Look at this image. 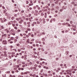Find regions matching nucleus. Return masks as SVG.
I'll use <instances>...</instances> for the list:
<instances>
[{
  "label": "nucleus",
  "mask_w": 77,
  "mask_h": 77,
  "mask_svg": "<svg viewBox=\"0 0 77 77\" xmlns=\"http://www.w3.org/2000/svg\"><path fill=\"white\" fill-rule=\"evenodd\" d=\"M10 32L11 35H13V36H15V32L14 29H11L10 30Z\"/></svg>",
  "instance_id": "f257e3e1"
},
{
  "label": "nucleus",
  "mask_w": 77,
  "mask_h": 77,
  "mask_svg": "<svg viewBox=\"0 0 77 77\" xmlns=\"http://www.w3.org/2000/svg\"><path fill=\"white\" fill-rule=\"evenodd\" d=\"M29 73H30V72L27 71L25 72H21L20 74L21 75H26L27 74H29Z\"/></svg>",
  "instance_id": "f03ea898"
},
{
  "label": "nucleus",
  "mask_w": 77,
  "mask_h": 77,
  "mask_svg": "<svg viewBox=\"0 0 77 77\" xmlns=\"http://www.w3.org/2000/svg\"><path fill=\"white\" fill-rule=\"evenodd\" d=\"M3 44H4V45H6L7 44V41L6 40H3L2 42Z\"/></svg>",
  "instance_id": "7ed1b4c3"
},
{
  "label": "nucleus",
  "mask_w": 77,
  "mask_h": 77,
  "mask_svg": "<svg viewBox=\"0 0 77 77\" xmlns=\"http://www.w3.org/2000/svg\"><path fill=\"white\" fill-rule=\"evenodd\" d=\"M4 31H5V32H6L7 33H9V30H8V29H5Z\"/></svg>",
  "instance_id": "20e7f679"
},
{
  "label": "nucleus",
  "mask_w": 77,
  "mask_h": 77,
  "mask_svg": "<svg viewBox=\"0 0 77 77\" xmlns=\"http://www.w3.org/2000/svg\"><path fill=\"white\" fill-rule=\"evenodd\" d=\"M30 75L31 76V77H35V76H36V75L34 74V75H32V74H30Z\"/></svg>",
  "instance_id": "39448f33"
},
{
  "label": "nucleus",
  "mask_w": 77,
  "mask_h": 77,
  "mask_svg": "<svg viewBox=\"0 0 77 77\" xmlns=\"http://www.w3.org/2000/svg\"><path fill=\"white\" fill-rule=\"evenodd\" d=\"M26 29H27V30H28V31H31V29H30V28H27Z\"/></svg>",
  "instance_id": "423d86ee"
},
{
  "label": "nucleus",
  "mask_w": 77,
  "mask_h": 77,
  "mask_svg": "<svg viewBox=\"0 0 77 77\" xmlns=\"http://www.w3.org/2000/svg\"><path fill=\"white\" fill-rule=\"evenodd\" d=\"M30 23V22L28 23V25L27 26V27H30V24H29Z\"/></svg>",
  "instance_id": "0eeeda50"
},
{
  "label": "nucleus",
  "mask_w": 77,
  "mask_h": 77,
  "mask_svg": "<svg viewBox=\"0 0 77 77\" xmlns=\"http://www.w3.org/2000/svg\"><path fill=\"white\" fill-rule=\"evenodd\" d=\"M14 29L15 30H17L18 28L17 27V26H15L14 27Z\"/></svg>",
  "instance_id": "6e6552de"
},
{
  "label": "nucleus",
  "mask_w": 77,
  "mask_h": 77,
  "mask_svg": "<svg viewBox=\"0 0 77 77\" xmlns=\"http://www.w3.org/2000/svg\"><path fill=\"white\" fill-rule=\"evenodd\" d=\"M45 18H47V13H45Z\"/></svg>",
  "instance_id": "1a4fd4ad"
},
{
  "label": "nucleus",
  "mask_w": 77,
  "mask_h": 77,
  "mask_svg": "<svg viewBox=\"0 0 77 77\" xmlns=\"http://www.w3.org/2000/svg\"><path fill=\"white\" fill-rule=\"evenodd\" d=\"M3 20H4V22H6V21H7V19H5V18H3Z\"/></svg>",
  "instance_id": "9d476101"
},
{
  "label": "nucleus",
  "mask_w": 77,
  "mask_h": 77,
  "mask_svg": "<svg viewBox=\"0 0 77 77\" xmlns=\"http://www.w3.org/2000/svg\"><path fill=\"white\" fill-rule=\"evenodd\" d=\"M9 73H10V71H8V72H5V73L6 74H9Z\"/></svg>",
  "instance_id": "9b49d317"
},
{
  "label": "nucleus",
  "mask_w": 77,
  "mask_h": 77,
  "mask_svg": "<svg viewBox=\"0 0 77 77\" xmlns=\"http://www.w3.org/2000/svg\"><path fill=\"white\" fill-rule=\"evenodd\" d=\"M21 32V30H20V29H18L17 30V32H18V33H19V32Z\"/></svg>",
  "instance_id": "f8f14e48"
},
{
  "label": "nucleus",
  "mask_w": 77,
  "mask_h": 77,
  "mask_svg": "<svg viewBox=\"0 0 77 77\" xmlns=\"http://www.w3.org/2000/svg\"><path fill=\"white\" fill-rule=\"evenodd\" d=\"M11 40H13V39H14V38L12 37L10 38Z\"/></svg>",
  "instance_id": "ddd939ff"
},
{
  "label": "nucleus",
  "mask_w": 77,
  "mask_h": 77,
  "mask_svg": "<svg viewBox=\"0 0 77 77\" xmlns=\"http://www.w3.org/2000/svg\"><path fill=\"white\" fill-rule=\"evenodd\" d=\"M3 36H5V37H6L7 35L6 34H4V35H2Z\"/></svg>",
  "instance_id": "4468645a"
},
{
  "label": "nucleus",
  "mask_w": 77,
  "mask_h": 77,
  "mask_svg": "<svg viewBox=\"0 0 77 77\" xmlns=\"http://www.w3.org/2000/svg\"><path fill=\"white\" fill-rule=\"evenodd\" d=\"M12 26H13V27H14L15 26V24L14 23H12Z\"/></svg>",
  "instance_id": "2eb2a0df"
},
{
  "label": "nucleus",
  "mask_w": 77,
  "mask_h": 77,
  "mask_svg": "<svg viewBox=\"0 0 77 77\" xmlns=\"http://www.w3.org/2000/svg\"><path fill=\"white\" fill-rule=\"evenodd\" d=\"M33 5V3H32V4H29V6H32Z\"/></svg>",
  "instance_id": "dca6fc26"
},
{
  "label": "nucleus",
  "mask_w": 77,
  "mask_h": 77,
  "mask_svg": "<svg viewBox=\"0 0 77 77\" xmlns=\"http://www.w3.org/2000/svg\"><path fill=\"white\" fill-rule=\"evenodd\" d=\"M48 75L49 76H50L51 77V76H52V74H48Z\"/></svg>",
  "instance_id": "f3484780"
},
{
  "label": "nucleus",
  "mask_w": 77,
  "mask_h": 77,
  "mask_svg": "<svg viewBox=\"0 0 77 77\" xmlns=\"http://www.w3.org/2000/svg\"><path fill=\"white\" fill-rule=\"evenodd\" d=\"M29 64H30V65H33V64H34L33 63H32L31 62H30L29 63Z\"/></svg>",
  "instance_id": "a211bd4d"
},
{
  "label": "nucleus",
  "mask_w": 77,
  "mask_h": 77,
  "mask_svg": "<svg viewBox=\"0 0 77 77\" xmlns=\"http://www.w3.org/2000/svg\"><path fill=\"white\" fill-rule=\"evenodd\" d=\"M37 23L38 24H40V22H39L38 21H37Z\"/></svg>",
  "instance_id": "6ab92c4d"
},
{
  "label": "nucleus",
  "mask_w": 77,
  "mask_h": 77,
  "mask_svg": "<svg viewBox=\"0 0 77 77\" xmlns=\"http://www.w3.org/2000/svg\"><path fill=\"white\" fill-rule=\"evenodd\" d=\"M41 50H42V51H44V49L43 48H41Z\"/></svg>",
  "instance_id": "aec40b11"
},
{
  "label": "nucleus",
  "mask_w": 77,
  "mask_h": 77,
  "mask_svg": "<svg viewBox=\"0 0 77 77\" xmlns=\"http://www.w3.org/2000/svg\"><path fill=\"white\" fill-rule=\"evenodd\" d=\"M13 22H14V23L15 24V23H17V21H16L15 20H14Z\"/></svg>",
  "instance_id": "412c9836"
},
{
  "label": "nucleus",
  "mask_w": 77,
  "mask_h": 77,
  "mask_svg": "<svg viewBox=\"0 0 77 77\" xmlns=\"http://www.w3.org/2000/svg\"><path fill=\"white\" fill-rule=\"evenodd\" d=\"M26 4H29V1H26Z\"/></svg>",
  "instance_id": "4be33fe9"
},
{
  "label": "nucleus",
  "mask_w": 77,
  "mask_h": 77,
  "mask_svg": "<svg viewBox=\"0 0 77 77\" xmlns=\"http://www.w3.org/2000/svg\"><path fill=\"white\" fill-rule=\"evenodd\" d=\"M1 28L2 29H4V27H3V26H1Z\"/></svg>",
  "instance_id": "5701e85b"
},
{
  "label": "nucleus",
  "mask_w": 77,
  "mask_h": 77,
  "mask_svg": "<svg viewBox=\"0 0 77 77\" xmlns=\"http://www.w3.org/2000/svg\"><path fill=\"white\" fill-rule=\"evenodd\" d=\"M17 47H20V44H17Z\"/></svg>",
  "instance_id": "b1692460"
},
{
  "label": "nucleus",
  "mask_w": 77,
  "mask_h": 77,
  "mask_svg": "<svg viewBox=\"0 0 77 77\" xmlns=\"http://www.w3.org/2000/svg\"><path fill=\"white\" fill-rule=\"evenodd\" d=\"M18 36H17L15 38L16 39H18Z\"/></svg>",
  "instance_id": "393cba45"
},
{
  "label": "nucleus",
  "mask_w": 77,
  "mask_h": 77,
  "mask_svg": "<svg viewBox=\"0 0 77 77\" xmlns=\"http://www.w3.org/2000/svg\"><path fill=\"white\" fill-rule=\"evenodd\" d=\"M31 37H34V35L33 34H32L31 35Z\"/></svg>",
  "instance_id": "a878e982"
},
{
  "label": "nucleus",
  "mask_w": 77,
  "mask_h": 77,
  "mask_svg": "<svg viewBox=\"0 0 77 77\" xmlns=\"http://www.w3.org/2000/svg\"><path fill=\"white\" fill-rule=\"evenodd\" d=\"M26 42L27 43H28V44H29V40H27V41H26Z\"/></svg>",
  "instance_id": "bb28decb"
},
{
  "label": "nucleus",
  "mask_w": 77,
  "mask_h": 77,
  "mask_svg": "<svg viewBox=\"0 0 77 77\" xmlns=\"http://www.w3.org/2000/svg\"><path fill=\"white\" fill-rule=\"evenodd\" d=\"M34 40H35V39H34L32 38V39L31 40V41H32V42H33V41H34Z\"/></svg>",
  "instance_id": "cd10ccee"
},
{
  "label": "nucleus",
  "mask_w": 77,
  "mask_h": 77,
  "mask_svg": "<svg viewBox=\"0 0 77 77\" xmlns=\"http://www.w3.org/2000/svg\"><path fill=\"white\" fill-rule=\"evenodd\" d=\"M45 77H47V74L46 73L45 74Z\"/></svg>",
  "instance_id": "c85d7f7f"
},
{
  "label": "nucleus",
  "mask_w": 77,
  "mask_h": 77,
  "mask_svg": "<svg viewBox=\"0 0 77 77\" xmlns=\"http://www.w3.org/2000/svg\"><path fill=\"white\" fill-rule=\"evenodd\" d=\"M16 26L17 27H18V23H16Z\"/></svg>",
  "instance_id": "c756f323"
},
{
  "label": "nucleus",
  "mask_w": 77,
  "mask_h": 77,
  "mask_svg": "<svg viewBox=\"0 0 77 77\" xmlns=\"http://www.w3.org/2000/svg\"><path fill=\"white\" fill-rule=\"evenodd\" d=\"M24 10H22L21 11V13H24Z\"/></svg>",
  "instance_id": "7c9ffc66"
},
{
  "label": "nucleus",
  "mask_w": 77,
  "mask_h": 77,
  "mask_svg": "<svg viewBox=\"0 0 77 77\" xmlns=\"http://www.w3.org/2000/svg\"><path fill=\"white\" fill-rule=\"evenodd\" d=\"M14 12H18V10H14Z\"/></svg>",
  "instance_id": "2f4dec72"
},
{
  "label": "nucleus",
  "mask_w": 77,
  "mask_h": 77,
  "mask_svg": "<svg viewBox=\"0 0 77 77\" xmlns=\"http://www.w3.org/2000/svg\"><path fill=\"white\" fill-rule=\"evenodd\" d=\"M11 19L12 20H14V17H11Z\"/></svg>",
  "instance_id": "473e14b6"
},
{
  "label": "nucleus",
  "mask_w": 77,
  "mask_h": 77,
  "mask_svg": "<svg viewBox=\"0 0 77 77\" xmlns=\"http://www.w3.org/2000/svg\"><path fill=\"white\" fill-rule=\"evenodd\" d=\"M10 48H13V46H12V45H11V46H10Z\"/></svg>",
  "instance_id": "72a5a7b5"
},
{
  "label": "nucleus",
  "mask_w": 77,
  "mask_h": 77,
  "mask_svg": "<svg viewBox=\"0 0 77 77\" xmlns=\"http://www.w3.org/2000/svg\"><path fill=\"white\" fill-rule=\"evenodd\" d=\"M16 60H16V59H14L13 60L14 62H16Z\"/></svg>",
  "instance_id": "f704fd0d"
},
{
  "label": "nucleus",
  "mask_w": 77,
  "mask_h": 77,
  "mask_svg": "<svg viewBox=\"0 0 77 77\" xmlns=\"http://www.w3.org/2000/svg\"><path fill=\"white\" fill-rule=\"evenodd\" d=\"M52 74H53V75H55V74H56V73H55V72H53L52 73Z\"/></svg>",
  "instance_id": "c9c22d12"
},
{
  "label": "nucleus",
  "mask_w": 77,
  "mask_h": 77,
  "mask_svg": "<svg viewBox=\"0 0 77 77\" xmlns=\"http://www.w3.org/2000/svg\"><path fill=\"white\" fill-rule=\"evenodd\" d=\"M20 60H18L17 61V63H18L19 62V61Z\"/></svg>",
  "instance_id": "e433bc0d"
},
{
  "label": "nucleus",
  "mask_w": 77,
  "mask_h": 77,
  "mask_svg": "<svg viewBox=\"0 0 77 77\" xmlns=\"http://www.w3.org/2000/svg\"><path fill=\"white\" fill-rule=\"evenodd\" d=\"M8 57L9 58V59H11V56L10 55L8 56Z\"/></svg>",
  "instance_id": "4c0bfd02"
},
{
  "label": "nucleus",
  "mask_w": 77,
  "mask_h": 77,
  "mask_svg": "<svg viewBox=\"0 0 77 77\" xmlns=\"http://www.w3.org/2000/svg\"><path fill=\"white\" fill-rule=\"evenodd\" d=\"M14 56L15 57H17V55H14Z\"/></svg>",
  "instance_id": "58836bf2"
},
{
  "label": "nucleus",
  "mask_w": 77,
  "mask_h": 77,
  "mask_svg": "<svg viewBox=\"0 0 77 77\" xmlns=\"http://www.w3.org/2000/svg\"><path fill=\"white\" fill-rule=\"evenodd\" d=\"M24 56H22V57H21V58L22 59H24Z\"/></svg>",
  "instance_id": "ea45409f"
},
{
  "label": "nucleus",
  "mask_w": 77,
  "mask_h": 77,
  "mask_svg": "<svg viewBox=\"0 0 77 77\" xmlns=\"http://www.w3.org/2000/svg\"><path fill=\"white\" fill-rule=\"evenodd\" d=\"M40 21V22H41L42 21V19H40L39 20Z\"/></svg>",
  "instance_id": "a19ab883"
},
{
  "label": "nucleus",
  "mask_w": 77,
  "mask_h": 77,
  "mask_svg": "<svg viewBox=\"0 0 77 77\" xmlns=\"http://www.w3.org/2000/svg\"><path fill=\"white\" fill-rule=\"evenodd\" d=\"M20 36H23V34H20Z\"/></svg>",
  "instance_id": "79ce46f5"
},
{
  "label": "nucleus",
  "mask_w": 77,
  "mask_h": 77,
  "mask_svg": "<svg viewBox=\"0 0 77 77\" xmlns=\"http://www.w3.org/2000/svg\"><path fill=\"white\" fill-rule=\"evenodd\" d=\"M20 51H21V50H20V49H18L17 50V51H19V52H20Z\"/></svg>",
  "instance_id": "37998d69"
},
{
  "label": "nucleus",
  "mask_w": 77,
  "mask_h": 77,
  "mask_svg": "<svg viewBox=\"0 0 77 77\" xmlns=\"http://www.w3.org/2000/svg\"><path fill=\"white\" fill-rule=\"evenodd\" d=\"M16 20H17V21H19V19H18V18H17L16 19Z\"/></svg>",
  "instance_id": "c03bdc74"
},
{
  "label": "nucleus",
  "mask_w": 77,
  "mask_h": 77,
  "mask_svg": "<svg viewBox=\"0 0 77 77\" xmlns=\"http://www.w3.org/2000/svg\"><path fill=\"white\" fill-rule=\"evenodd\" d=\"M66 64H64V66H65V68H67V66H66Z\"/></svg>",
  "instance_id": "a18cd8bd"
},
{
  "label": "nucleus",
  "mask_w": 77,
  "mask_h": 77,
  "mask_svg": "<svg viewBox=\"0 0 77 77\" xmlns=\"http://www.w3.org/2000/svg\"><path fill=\"white\" fill-rule=\"evenodd\" d=\"M1 23H4V21H3V20H2L1 21Z\"/></svg>",
  "instance_id": "49530a36"
},
{
  "label": "nucleus",
  "mask_w": 77,
  "mask_h": 77,
  "mask_svg": "<svg viewBox=\"0 0 77 77\" xmlns=\"http://www.w3.org/2000/svg\"><path fill=\"white\" fill-rule=\"evenodd\" d=\"M42 64H44V63H45V62L43 61L42 62Z\"/></svg>",
  "instance_id": "de8ad7c7"
},
{
  "label": "nucleus",
  "mask_w": 77,
  "mask_h": 77,
  "mask_svg": "<svg viewBox=\"0 0 77 77\" xmlns=\"http://www.w3.org/2000/svg\"><path fill=\"white\" fill-rule=\"evenodd\" d=\"M22 64H25V62H24V61H23L22 62Z\"/></svg>",
  "instance_id": "09e8293b"
},
{
  "label": "nucleus",
  "mask_w": 77,
  "mask_h": 77,
  "mask_svg": "<svg viewBox=\"0 0 77 77\" xmlns=\"http://www.w3.org/2000/svg\"><path fill=\"white\" fill-rule=\"evenodd\" d=\"M15 72H19V71H18V70H16L15 71Z\"/></svg>",
  "instance_id": "8fccbe9b"
},
{
  "label": "nucleus",
  "mask_w": 77,
  "mask_h": 77,
  "mask_svg": "<svg viewBox=\"0 0 77 77\" xmlns=\"http://www.w3.org/2000/svg\"><path fill=\"white\" fill-rule=\"evenodd\" d=\"M14 41L15 42H17V39H14Z\"/></svg>",
  "instance_id": "3c124183"
},
{
  "label": "nucleus",
  "mask_w": 77,
  "mask_h": 77,
  "mask_svg": "<svg viewBox=\"0 0 77 77\" xmlns=\"http://www.w3.org/2000/svg\"><path fill=\"white\" fill-rule=\"evenodd\" d=\"M56 60H59V58H56Z\"/></svg>",
  "instance_id": "603ef678"
},
{
  "label": "nucleus",
  "mask_w": 77,
  "mask_h": 77,
  "mask_svg": "<svg viewBox=\"0 0 77 77\" xmlns=\"http://www.w3.org/2000/svg\"><path fill=\"white\" fill-rule=\"evenodd\" d=\"M58 70H60V68H58L57 69Z\"/></svg>",
  "instance_id": "864d4df0"
},
{
  "label": "nucleus",
  "mask_w": 77,
  "mask_h": 77,
  "mask_svg": "<svg viewBox=\"0 0 77 77\" xmlns=\"http://www.w3.org/2000/svg\"><path fill=\"white\" fill-rule=\"evenodd\" d=\"M45 22H46L45 21H44L43 22V24H45Z\"/></svg>",
  "instance_id": "5fc2aeb1"
},
{
  "label": "nucleus",
  "mask_w": 77,
  "mask_h": 77,
  "mask_svg": "<svg viewBox=\"0 0 77 77\" xmlns=\"http://www.w3.org/2000/svg\"><path fill=\"white\" fill-rule=\"evenodd\" d=\"M42 41H44L45 40V39L44 38H42Z\"/></svg>",
  "instance_id": "6e6d98bb"
},
{
  "label": "nucleus",
  "mask_w": 77,
  "mask_h": 77,
  "mask_svg": "<svg viewBox=\"0 0 77 77\" xmlns=\"http://www.w3.org/2000/svg\"><path fill=\"white\" fill-rule=\"evenodd\" d=\"M11 54H15V52H12Z\"/></svg>",
  "instance_id": "4d7b16f0"
},
{
  "label": "nucleus",
  "mask_w": 77,
  "mask_h": 77,
  "mask_svg": "<svg viewBox=\"0 0 77 77\" xmlns=\"http://www.w3.org/2000/svg\"><path fill=\"white\" fill-rule=\"evenodd\" d=\"M42 34L43 35H45V32H43L42 33Z\"/></svg>",
  "instance_id": "13d9d810"
},
{
  "label": "nucleus",
  "mask_w": 77,
  "mask_h": 77,
  "mask_svg": "<svg viewBox=\"0 0 77 77\" xmlns=\"http://www.w3.org/2000/svg\"><path fill=\"white\" fill-rule=\"evenodd\" d=\"M45 53L46 54H47V53H48V52L47 51H45Z\"/></svg>",
  "instance_id": "bf43d9fd"
},
{
  "label": "nucleus",
  "mask_w": 77,
  "mask_h": 77,
  "mask_svg": "<svg viewBox=\"0 0 77 77\" xmlns=\"http://www.w3.org/2000/svg\"><path fill=\"white\" fill-rule=\"evenodd\" d=\"M34 24H33V23H32V26L33 27V26H34Z\"/></svg>",
  "instance_id": "052dcab7"
},
{
  "label": "nucleus",
  "mask_w": 77,
  "mask_h": 77,
  "mask_svg": "<svg viewBox=\"0 0 77 77\" xmlns=\"http://www.w3.org/2000/svg\"><path fill=\"white\" fill-rule=\"evenodd\" d=\"M40 60H43V59L42 58H41L40 59Z\"/></svg>",
  "instance_id": "680f3d73"
},
{
  "label": "nucleus",
  "mask_w": 77,
  "mask_h": 77,
  "mask_svg": "<svg viewBox=\"0 0 77 77\" xmlns=\"http://www.w3.org/2000/svg\"><path fill=\"white\" fill-rule=\"evenodd\" d=\"M48 73H50V72H51V71H48Z\"/></svg>",
  "instance_id": "e2e57ef3"
},
{
  "label": "nucleus",
  "mask_w": 77,
  "mask_h": 77,
  "mask_svg": "<svg viewBox=\"0 0 77 77\" xmlns=\"http://www.w3.org/2000/svg\"><path fill=\"white\" fill-rule=\"evenodd\" d=\"M41 16H44V14L42 13V14H41Z\"/></svg>",
  "instance_id": "0e129e2a"
},
{
  "label": "nucleus",
  "mask_w": 77,
  "mask_h": 77,
  "mask_svg": "<svg viewBox=\"0 0 77 77\" xmlns=\"http://www.w3.org/2000/svg\"><path fill=\"white\" fill-rule=\"evenodd\" d=\"M10 44H12V43H13V42L11 41L10 42Z\"/></svg>",
  "instance_id": "69168bd1"
},
{
  "label": "nucleus",
  "mask_w": 77,
  "mask_h": 77,
  "mask_svg": "<svg viewBox=\"0 0 77 77\" xmlns=\"http://www.w3.org/2000/svg\"><path fill=\"white\" fill-rule=\"evenodd\" d=\"M72 56V55H69V57H71Z\"/></svg>",
  "instance_id": "338daca9"
},
{
  "label": "nucleus",
  "mask_w": 77,
  "mask_h": 77,
  "mask_svg": "<svg viewBox=\"0 0 77 77\" xmlns=\"http://www.w3.org/2000/svg\"><path fill=\"white\" fill-rule=\"evenodd\" d=\"M29 17H31V14H29Z\"/></svg>",
  "instance_id": "774afa93"
}]
</instances>
